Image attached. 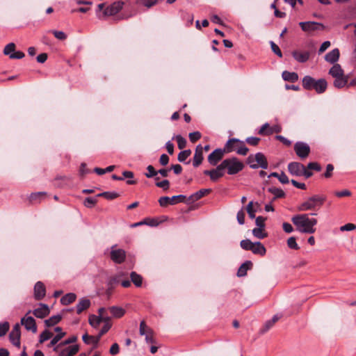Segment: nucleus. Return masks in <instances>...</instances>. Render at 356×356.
Wrapping results in <instances>:
<instances>
[{"label": "nucleus", "instance_id": "obj_31", "mask_svg": "<svg viewBox=\"0 0 356 356\" xmlns=\"http://www.w3.org/2000/svg\"><path fill=\"white\" fill-rule=\"evenodd\" d=\"M334 79V81L333 85L335 88H341L348 84V77L347 76H345L344 74H343L342 76H336Z\"/></svg>", "mask_w": 356, "mask_h": 356}, {"label": "nucleus", "instance_id": "obj_63", "mask_svg": "<svg viewBox=\"0 0 356 356\" xmlns=\"http://www.w3.org/2000/svg\"><path fill=\"white\" fill-rule=\"evenodd\" d=\"M245 212L243 211V209H241L239 211H238L237 213V216H236V218H237V220L238 222V223L240 225H243L244 222H245Z\"/></svg>", "mask_w": 356, "mask_h": 356}, {"label": "nucleus", "instance_id": "obj_8", "mask_svg": "<svg viewBox=\"0 0 356 356\" xmlns=\"http://www.w3.org/2000/svg\"><path fill=\"white\" fill-rule=\"evenodd\" d=\"M186 197L183 195H175L172 197L163 196L159 199V203L161 207H165L168 205H174L179 202H186Z\"/></svg>", "mask_w": 356, "mask_h": 356}, {"label": "nucleus", "instance_id": "obj_11", "mask_svg": "<svg viewBox=\"0 0 356 356\" xmlns=\"http://www.w3.org/2000/svg\"><path fill=\"white\" fill-rule=\"evenodd\" d=\"M139 332L141 336H145V341L147 343H156L154 337V331L147 325L145 321H142L140 323Z\"/></svg>", "mask_w": 356, "mask_h": 356}, {"label": "nucleus", "instance_id": "obj_54", "mask_svg": "<svg viewBox=\"0 0 356 356\" xmlns=\"http://www.w3.org/2000/svg\"><path fill=\"white\" fill-rule=\"evenodd\" d=\"M334 169V168L332 164H327L326 166V171L322 176L325 179L330 178L332 176Z\"/></svg>", "mask_w": 356, "mask_h": 356}, {"label": "nucleus", "instance_id": "obj_7", "mask_svg": "<svg viewBox=\"0 0 356 356\" xmlns=\"http://www.w3.org/2000/svg\"><path fill=\"white\" fill-rule=\"evenodd\" d=\"M231 142L230 148L232 150L226 152V154L236 152L239 155L245 156L248 152L249 149L245 146L244 141L240 140L237 138H229L226 143Z\"/></svg>", "mask_w": 356, "mask_h": 356}, {"label": "nucleus", "instance_id": "obj_2", "mask_svg": "<svg viewBox=\"0 0 356 356\" xmlns=\"http://www.w3.org/2000/svg\"><path fill=\"white\" fill-rule=\"evenodd\" d=\"M302 83L304 89L314 90L318 94L323 93L327 88V82L325 79L316 80L310 76H304Z\"/></svg>", "mask_w": 356, "mask_h": 356}, {"label": "nucleus", "instance_id": "obj_49", "mask_svg": "<svg viewBox=\"0 0 356 356\" xmlns=\"http://www.w3.org/2000/svg\"><path fill=\"white\" fill-rule=\"evenodd\" d=\"M124 275V273L123 272L119 273L116 274L115 275L111 277L110 278L109 284H115L120 283L121 284V277Z\"/></svg>", "mask_w": 356, "mask_h": 356}, {"label": "nucleus", "instance_id": "obj_39", "mask_svg": "<svg viewBox=\"0 0 356 356\" xmlns=\"http://www.w3.org/2000/svg\"><path fill=\"white\" fill-rule=\"evenodd\" d=\"M130 278L131 282L136 287H140L143 284V277L140 275L136 272L133 271L130 274Z\"/></svg>", "mask_w": 356, "mask_h": 356}, {"label": "nucleus", "instance_id": "obj_5", "mask_svg": "<svg viewBox=\"0 0 356 356\" xmlns=\"http://www.w3.org/2000/svg\"><path fill=\"white\" fill-rule=\"evenodd\" d=\"M247 163L252 169L261 168L263 169L268 168V161L264 154L258 152L256 154H250L247 159Z\"/></svg>", "mask_w": 356, "mask_h": 356}, {"label": "nucleus", "instance_id": "obj_42", "mask_svg": "<svg viewBox=\"0 0 356 356\" xmlns=\"http://www.w3.org/2000/svg\"><path fill=\"white\" fill-rule=\"evenodd\" d=\"M76 340H77V337L76 336H72L70 338H68L67 339L65 340L64 341L60 342L59 344L56 346L54 348V350L56 352H58L60 347L70 344V343H74L76 341Z\"/></svg>", "mask_w": 356, "mask_h": 356}, {"label": "nucleus", "instance_id": "obj_23", "mask_svg": "<svg viewBox=\"0 0 356 356\" xmlns=\"http://www.w3.org/2000/svg\"><path fill=\"white\" fill-rule=\"evenodd\" d=\"M299 25L302 30L305 32H312L317 30L318 26H322L321 24L314 22H300Z\"/></svg>", "mask_w": 356, "mask_h": 356}, {"label": "nucleus", "instance_id": "obj_20", "mask_svg": "<svg viewBox=\"0 0 356 356\" xmlns=\"http://www.w3.org/2000/svg\"><path fill=\"white\" fill-rule=\"evenodd\" d=\"M304 166L299 162H291L288 165V170L292 175L301 176Z\"/></svg>", "mask_w": 356, "mask_h": 356}, {"label": "nucleus", "instance_id": "obj_56", "mask_svg": "<svg viewBox=\"0 0 356 356\" xmlns=\"http://www.w3.org/2000/svg\"><path fill=\"white\" fill-rule=\"evenodd\" d=\"M201 133L199 132V131H194V132H192V133H190L189 134V139L191 140V143H195L196 141H197L198 140H200L201 138Z\"/></svg>", "mask_w": 356, "mask_h": 356}, {"label": "nucleus", "instance_id": "obj_18", "mask_svg": "<svg viewBox=\"0 0 356 356\" xmlns=\"http://www.w3.org/2000/svg\"><path fill=\"white\" fill-rule=\"evenodd\" d=\"M21 323L27 330L32 331L33 333L37 332V326L35 319L31 316H27V314L21 319Z\"/></svg>", "mask_w": 356, "mask_h": 356}, {"label": "nucleus", "instance_id": "obj_57", "mask_svg": "<svg viewBox=\"0 0 356 356\" xmlns=\"http://www.w3.org/2000/svg\"><path fill=\"white\" fill-rule=\"evenodd\" d=\"M307 169L320 172L321 170V166L317 162H310L307 164Z\"/></svg>", "mask_w": 356, "mask_h": 356}, {"label": "nucleus", "instance_id": "obj_29", "mask_svg": "<svg viewBox=\"0 0 356 356\" xmlns=\"http://www.w3.org/2000/svg\"><path fill=\"white\" fill-rule=\"evenodd\" d=\"M47 195L45 192L32 193L29 197V202L32 204L40 203Z\"/></svg>", "mask_w": 356, "mask_h": 356}, {"label": "nucleus", "instance_id": "obj_19", "mask_svg": "<svg viewBox=\"0 0 356 356\" xmlns=\"http://www.w3.org/2000/svg\"><path fill=\"white\" fill-rule=\"evenodd\" d=\"M46 295V287L44 284L39 281L37 282L34 286V298L36 300H40Z\"/></svg>", "mask_w": 356, "mask_h": 356}, {"label": "nucleus", "instance_id": "obj_51", "mask_svg": "<svg viewBox=\"0 0 356 356\" xmlns=\"http://www.w3.org/2000/svg\"><path fill=\"white\" fill-rule=\"evenodd\" d=\"M97 200L96 198L88 197L85 199L83 204L88 208H92L97 204Z\"/></svg>", "mask_w": 356, "mask_h": 356}, {"label": "nucleus", "instance_id": "obj_16", "mask_svg": "<svg viewBox=\"0 0 356 356\" xmlns=\"http://www.w3.org/2000/svg\"><path fill=\"white\" fill-rule=\"evenodd\" d=\"M20 335L21 332L19 325L15 324L9 334V338L10 342L17 348L20 347Z\"/></svg>", "mask_w": 356, "mask_h": 356}, {"label": "nucleus", "instance_id": "obj_1", "mask_svg": "<svg viewBox=\"0 0 356 356\" xmlns=\"http://www.w3.org/2000/svg\"><path fill=\"white\" fill-rule=\"evenodd\" d=\"M291 221L300 233L314 234L316 232L317 219L310 218L308 213L295 215L291 218Z\"/></svg>", "mask_w": 356, "mask_h": 356}, {"label": "nucleus", "instance_id": "obj_3", "mask_svg": "<svg viewBox=\"0 0 356 356\" xmlns=\"http://www.w3.org/2000/svg\"><path fill=\"white\" fill-rule=\"evenodd\" d=\"M326 196L323 195H314L309 197L306 201L302 202L297 207L298 211H306L309 210H318L324 204Z\"/></svg>", "mask_w": 356, "mask_h": 356}, {"label": "nucleus", "instance_id": "obj_28", "mask_svg": "<svg viewBox=\"0 0 356 356\" xmlns=\"http://www.w3.org/2000/svg\"><path fill=\"white\" fill-rule=\"evenodd\" d=\"M251 250L254 254H259L260 256H264L266 252V249L261 242L253 243Z\"/></svg>", "mask_w": 356, "mask_h": 356}, {"label": "nucleus", "instance_id": "obj_60", "mask_svg": "<svg viewBox=\"0 0 356 356\" xmlns=\"http://www.w3.org/2000/svg\"><path fill=\"white\" fill-rule=\"evenodd\" d=\"M245 141L252 146H257L260 141V138L257 137H248L246 138Z\"/></svg>", "mask_w": 356, "mask_h": 356}, {"label": "nucleus", "instance_id": "obj_25", "mask_svg": "<svg viewBox=\"0 0 356 356\" xmlns=\"http://www.w3.org/2000/svg\"><path fill=\"white\" fill-rule=\"evenodd\" d=\"M90 306V300L86 298H83L79 300L76 305V313L81 314L83 311L88 309Z\"/></svg>", "mask_w": 356, "mask_h": 356}, {"label": "nucleus", "instance_id": "obj_9", "mask_svg": "<svg viewBox=\"0 0 356 356\" xmlns=\"http://www.w3.org/2000/svg\"><path fill=\"white\" fill-rule=\"evenodd\" d=\"M293 149L296 155L301 160L307 159L311 152L310 147L309 146V145L300 141L296 142L294 144Z\"/></svg>", "mask_w": 356, "mask_h": 356}, {"label": "nucleus", "instance_id": "obj_41", "mask_svg": "<svg viewBox=\"0 0 356 356\" xmlns=\"http://www.w3.org/2000/svg\"><path fill=\"white\" fill-rule=\"evenodd\" d=\"M253 235L259 239H263L267 237L268 234L265 232L264 227H257L252 230Z\"/></svg>", "mask_w": 356, "mask_h": 356}, {"label": "nucleus", "instance_id": "obj_58", "mask_svg": "<svg viewBox=\"0 0 356 356\" xmlns=\"http://www.w3.org/2000/svg\"><path fill=\"white\" fill-rule=\"evenodd\" d=\"M9 330V323L4 322L0 323V337L4 336Z\"/></svg>", "mask_w": 356, "mask_h": 356}, {"label": "nucleus", "instance_id": "obj_22", "mask_svg": "<svg viewBox=\"0 0 356 356\" xmlns=\"http://www.w3.org/2000/svg\"><path fill=\"white\" fill-rule=\"evenodd\" d=\"M203 147L201 145H198L195 151L193 165L194 167H198L203 161Z\"/></svg>", "mask_w": 356, "mask_h": 356}, {"label": "nucleus", "instance_id": "obj_13", "mask_svg": "<svg viewBox=\"0 0 356 356\" xmlns=\"http://www.w3.org/2000/svg\"><path fill=\"white\" fill-rule=\"evenodd\" d=\"M282 129V127L280 124H275L270 127L268 123H265L261 127L258 134L261 136H270L273 133H280Z\"/></svg>", "mask_w": 356, "mask_h": 356}, {"label": "nucleus", "instance_id": "obj_15", "mask_svg": "<svg viewBox=\"0 0 356 356\" xmlns=\"http://www.w3.org/2000/svg\"><path fill=\"white\" fill-rule=\"evenodd\" d=\"M205 175H209L212 181H217L225 175V170L221 167V164L218 165L216 168L212 170H206L204 171Z\"/></svg>", "mask_w": 356, "mask_h": 356}, {"label": "nucleus", "instance_id": "obj_24", "mask_svg": "<svg viewBox=\"0 0 356 356\" xmlns=\"http://www.w3.org/2000/svg\"><path fill=\"white\" fill-rule=\"evenodd\" d=\"M292 56L299 63H305L307 62L310 56V54L309 51H293L292 52Z\"/></svg>", "mask_w": 356, "mask_h": 356}, {"label": "nucleus", "instance_id": "obj_45", "mask_svg": "<svg viewBox=\"0 0 356 356\" xmlns=\"http://www.w3.org/2000/svg\"><path fill=\"white\" fill-rule=\"evenodd\" d=\"M52 336H53V333L52 332H49L47 330H45L40 335V339H39L40 343H44L45 341H47V340L49 339L50 338H51Z\"/></svg>", "mask_w": 356, "mask_h": 356}, {"label": "nucleus", "instance_id": "obj_52", "mask_svg": "<svg viewBox=\"0 0 356 356\" xmlns=\"http://www.w3.org/2000/svg\"><path fill=\"white\" fill-rule=\"evenodd\" d=\"M15 50V44L13 42L8 44L3 49V54L10 56Z\"/></svg>", "mask_w": 356, "mask_h": 356}, {"label": "nucleus", "instance_id": "obj_43", "mask_svg": "<svg viewBox=\"0 0 356 356\" xmlns=\"http://www.w3.org/2000/svg\"><path fill=\"white\" fill-rule=\"evenodd\" d=\"M120 196L116 192H104L97 195V197H103L106 200H112Z\"/></svg>", "mask_w": 356, "mask_h": 356}, {"label": "nucleus", "instance_id": "obj_35", "mask_svg": "<svg viewBox=\"0 0 356 356\" xmlns=\"http://www.w3.org/2000/svg\"><path fill=\"white\" fill-rule=\"evenodd\" d=\"M282 76L283 79L286 81L294 83L298 80V74L296 72L284 71Z\"/></svg>", "mask_w": 356, "mask_h": 356}, {"label": "nucleus", "instance_id": "obj_55", "mask_svg": "<svg viewBox=\"0 0 356 356\" xmlns=\"http://www.w3.org/2000/svg\"><path fill=\"white\" fill-rule=\"evenodd\" d=\"M155 185L163 188L164 191H167L170 187V181L168 179H164L161 181H156Z\"/></svg>", "mask_w": 356, "mask_h": 356}, {"label": "nucleus", "instance_id": "obj_21", "mask_svg": "<svg viewBox=\"0 0 356 356\" xmlns=\"http://www.w3.org/2000/svg\"><path fill=\"white\" fill-rule=\"evenodd\" d=\"M50 310L47 305L40 304V307L33 311V315L39 318H43L49 314Z\"/></svg>", "mask_w": 356, "mask_h": 356}, {"label": "nucleus", "instance_id": "obj_59", "mask_svg": "<svg viewBox=\"0 0 356 356\" xmlns=\"http://www.w3.org/2000/svg\"><path fill=\"white\" fill-rule=\"evenodd\" d=\"M356 229V225L353 223H347L341 227H340L341 232L345 231H353Z\"/></svg>", "mask_w": 356, "mask_h": 356}, {"label": "nucleus", "instance_id": "obj_61", "mask_svg": "<svg viewBox=\"0 0 356 356\" xmlns=\"http://www.w3.org/2000/svg\"><path fill=\"white\" fill-rule=\"evenodd\" d=\"M270 46H271L272 51L276 55H277L280 58H282V53L280 47L275 43H274L272 41L270 42Z\"/></svg>", "mask_w": 356, "mask_h": 356}, {"label": "nucleus", "instance_id": "obj_6", "mask_svg": "<svg viewBox=\"0 0 356 356\" xmlns=\"http://www.w3.org/2000/svg\"><path fill=\"white\" fill-rule=\"evenodd\" d=\"M231 142L229 141L228 143H225L223 148H218L213 151L208 156V162L211 165H216L217 163L223 158L226 152L232 150L230 148Z\"/></svg>", "mask_w": 356, "mask_h": 356}, {"label": "nucleus", "instance_id": "obj_26", "mask_svg": "<svg viewBox=\"0 0 356 356\" xmlns=\"http://www.w3.org/2000/svg\"><path fill=\"white\" fill-rule=\"evenodd\" d=\"M339 50L338 49H334L325 56V59L330 63H335L339 58Z\"/></svg>", "mask_w": 356, "mask_h": 356}, {"label": "nucleus", "instance_id": "obj_30", "mask_svg": "<svg viewBox=\"0 0 356 356\" xmlns=\"http://www.w3.org/2000/svg\"><path fill=\"white\" fill-rule=\"evenodd\" d=\"M259 207V204L258 202L254 203L252 201L250 202L247 207L246 211L248 214L250 218L253 219L255 218V213L257 212V209Z\"/></svg>", "mask_w": 356, "mask_h": 356}, {"label": "nucleus", "instance_id": "obj_44", "mask_svg": "<svg viewBox=\"0 0 356 356\" xmlns=\"http://www.w3.org/2000/svg\"><path fill=\"white\" fill-rule=\"evenodd\" d=\"M268 191L274 195L275 198H281L285 196V193L281 188L271 187L268 188Z\"/></svg>", "mask_w": 356, "mask_h": 356}, {"label": "nucleus", "instance_id": "obj_64", "mask_svg": "<svg viewBox=\"0 0 356 356\" xmlns=\"http://www.w3.org/2000/svg\"><path fill=\"white\" fill-rule=\"evenodd\" d=\"M334 195L338 197H349L351 195V192L349 190H343L341 191H336Z\"/></svg>", "mask_w": 356, "mask_h": 356}, {"label": "nucleus", "instance_id": "obj_4", "mask_svg": "<svg viewBox=\"0 0 356 356\" xmlns=\"http://www.w3.org/2000/svg\"><path fill=\"white\" fill-rule=\"evenodd\" d=\"M220 164L223 170H227V174L230 175L238 173L244 168L243 162L240 161L236 157L226 159Z\"/></svg>", "mask_w": 356, "mask_h": 356}, {"label": "nucleus", "instance_id": "obj_62", "mask_svg": "<svg viewBox=\"0 0 356 356\" xmlns=\"http://www.w3.org/2000/svg\"><path fill=\"white\" fill-rule=\"evenodd\" d=\"M52 33L58 40H64L67 38V35L63 31H52Z\"/></svg>", "mask_w": 356, "mask_h": 356}, {"label": "nucleus", "instance_id": "obj_34", "mask_svg": "<svg viewBox=\"0 0 356 356\" xmlns=\"http://www.w3.org/2000/svg\"><path fill=\"white\" fill-rule=\"evenodd\" d=\"M252 263L250 261H246L244 262L238 268L237 271V275L238 277H243L246 275L247 271L249 269H251L252 267Z\"/></svg>", "mask_w": 356, "mask_h": 356}, {"label": "nucleus", "instance_id": "obj_48", "mask_svg": "<svg viewBox=\"0 0 356 356\" xmlns=\"http://www.w3.org/2000/svg\"><path fill=\"white\" fill-rule=\"evenodd\" d=\"M287 245L289 248L293 250H299L300 247L296 243V238L294 236H291L287 240Z\"/></svg>", "mask_w": 356, "mask_h": 356}, {"label": "nucleus", "instance_id": "obj_27", "mask_svg": "<svg viewBox=\"0 0 356 356\" xmlns=\"http://www.w3.org/2000/svg\"><path fill=\"white\" fill-rule=\"evenodd\" d=\"M79 346L78 345H73L61 350L59 356H74L79 352Z\"/></svg>", "mask_w": 356, "mask_h": 356}, {"label": "nucleus", "instance_id": "obj_47", "mask_svg": "<svg viewBox=\"0 0 356 356\" xmlns=\"http://www.w3.org/2000/svg\"><path fill=\"white\" fill-rule=\"evenodd\" d=\"M147 172L144 174L147 178H152L157 175V170L152 165L147 167Z\"/></svg>", "mask_w": 356, "mask_h": 356}, {"label": "nucleus", "instance_id": "obj_33", "mask_svg": "<svg viewBox=\"0 0 356 356\" xmlns=\"http://www.w3.org/2000/svg\"><path fill=\"white\" fill-rule=\"evenodd\" d=\"M107 321H108V318H102L101 316H97L95 315H90L88 319L90 325L95 328H97L101 322H106Z\"/></svg>", "mask_w": 356, "mask_h": 356}, {"label": "nucleus", "instance_id": "obj_46", "mask_svg": "<svg viewBox=\"0 0 356 356\" xmlns=\"http://www.w3.org/2000/svg\"><path fill=\"white\" fill-rule=\"evenodd\" d=\"M172 139H176L177 143V146L179 149H183L186 145V140L182 137L181 135H177L172 138Z\"/></svg>", "mask_w": 356, "mask_h": 356}, {"label": "nucleus", "instance_id": "obj_37", "mask_svg": "<svg viewBox=\"0 0 356 356\" xmlns=\"http://www.w3.org/2000/svg\"><path fill=\"white\" fill-rule=\"evenodd\" d=\"M343 74H344L343 70L339 64H334L329 70V74L333 78L342 76Z\"/></svg>", "mask_w": 356, "mask_h": 356}, {"label": "nucleus", "instance_id": "obj_38", "mask_svg": "<svg viewBox=\"0 0 356 356\" xmlns=\"http://www.w3.org/2000/svg\"><path fill=\"white\" fill-rule=\"evenodd\" d=\"M109 310L112 316L117 318L122 317L125 314V310L120 307L113 306L109 308Z\"/></svg>", "mask_w": 356, "mask_h": 356}, {"label": "nucleus", "instance_id": "obj_53", "mask_svg": "<svg viewBox=\"0 0 356 356\" xmlns=\"http://www.w3.org/2000/svg\"><path fill=\"white\" fill-rule=\"evenodd\" d=\"M241 247L245 250H251L253 245V242H252L249 239L242 240L241 241Z\"/></svg>", "mask_w": 356, "mask_h": 356}, {"label": "nucleus", "instance_id": "obj_40", "mask_svg": "<svg viewBox=\"0 0 356 356\" xmlns=\"http://www.w3.org/2000/svg\"><path fill=\"white\" fill-rule=\"evenodd\" d=\"M62 319V316L60 315H55L52 316L49 318L44 321V323L47 327H51L57 323H58Z\"/></svg>", "mask_w": 356, "mask_h": 356}, {"label": "nucleus", "instance_id": "obj_10", "mask_svg": "<svg viewBox=\"0 0 356 356\" xmlns=\"http://www.w3.org/2000/svg\"><path fill=\"white\" fill-rule=\"evenodd\" d=\"M111 324L108 322V321H106L105 325L102 327L99 334L96 337L88 335L87 333L83 335L82 339L84 343H88V339H91L94 342V346L96 347L101 339V337L105 334L111 328Z\"/></svg>", "mask_w": 356, "mask_h": 356}, {"label": "nucleus", "instance_id": "obj_17", "mask_svg": "<svg viewBox=\"0 0 356 356\" xmlns=\"http://www.w3.org/2000/svg\"><path fill=\"white\" fill-rule=\"evenodd\" d=\"M211 192V189H201L195 193L190 195L188 198L186 197V203L187 204H191L199 200H200L202 197H204L205 195L209 194Z\"/></svg>", "mask_w": 356, "mask_h": 356}, {"label": "nucleus", "instance_id": "obj_32", "mask_svg": "<svg viewBox=\"0 0 356 356\" xmlns=\"http://www.w3.org/2000/svg\"><path fill=\"white\" fill-rule=\"evenodd\" d=\"M54 330L58 332V334L51 340L49 347L54 346L57 344V343L65 335V332H62V328L60 327H55Z\"/></svg>", "mask_w": 356, "mask_h": 356}, {"label": "nucleus", "instance_id": "obj_12", "mask_svg": "<svg viewBox=\"0 0 356 356\" xmlns=\"http://www.w3.org/2000/svg\"><path fill=\"white\" fill-rule=\"evenodd\" d=\"M115 248L116 245L112 246L110 257L114 263L120 264L125 261L126 252L122 249H116Z\"/></svg>", "mask_w": 356, "mask_h": 356}, {"label": "nucleus", "instance_id": "obj_50", "mask_svg": "<svg viewBox=\"0 0 356 356\" xmlns=\"http://www.w3.org/2000/svg\"><path fill=\"white\" fill-rule=\"evenodd\" d=\"M191 151L190 149L181 151L179 153L177 159L179 161L184 162L191 155Z\"/></svg>", "mask_w": 356, "mask_h": 356}, {"label": "nucleus", "instance_id": "obj_14", "mask_svg": "<svg viewBox=\"0 0 356 356\" xmlns=\"http://www.w3.org/2000/svg\"><path fill=\"white\" fill-rule=\"evenodd\" d=\"M124 4L121 1L113 2L104 10L103 13L105 16L115 15L122 9Z\"/></svg>", "mask_w": 356, "mask_h": 356}, {"label": "nucleus", "instance_id": "obj_36", "mask_svg": "<svg viewBox=\"0 0 356 356\" xmlns=\"http://www.w3.org/2000/svg\"><path fill=\"white\" fill-rule=\"evenodd\" d=\"M76 296L74 293H69L63 296L60 302L63 305H68L76 300Z\"/></svg>", "mask_w": 356, "mask_h": 356}]
</instances>
